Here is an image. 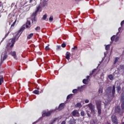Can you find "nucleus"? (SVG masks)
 I'll list each match as a JSON object with an SVG mask.
<instances>
[{"instance_id":"51","label":"nucleus","mask_w":124,"mask_h":124,"mask_svg":"<svg viewBox=\"0 0 124 124\" xmlns=\"http://www.w3.org/2000/svg\"><path fill=\"white\" fill-rule=\"evenodd\" d=\"M33 1V0H30L29 3H31V2H32Z\"/></svg>"},{"instance_id":"34","label":"nucleus","mask_w":124,"mask_h":124,"mask_svg":"<svg viewBox=\"0 0 124 124\" xmlns=\"http://www.w3.org/2000/svg\"><path fill=\"white\" fill-rule=\"evenodd\" d=\"M47 19V15L45 14L43 16V17H42V20H46Z\"/></svg>"},{"instance_id":"11","label":"nucleus","mask_w":124,"mask_h":124,"mask_svg":"<svg viewBox=\"0 0 124 124\" xmlns=\"http://www.w3.org/2000/svg\"><path fill=\"white\" fill-rule=\"evenodd\" d=\"M115 112L116 113H124V110L123 111H121V107L119 106L116 107L115 109Z\"/></svg>"},{"instance_id":"40","label":"nucleus","mask_w":124,"mask_h":124,"mask_svg":"<svg viewBox=\"0 0 124 124\" xmlns=\"http://www.w3.org/2000/svg\"><path fill=\"white\" fill-rule=\"evenodd\" d=\"M35 30L36 31H40V27L37 26L36 28H35Z\"/></svg>"},{"instance_id":"26","label":"nucleus","mask_w":124,"mask_h":124,"mask_svg":"<svg viewBox=\"0 0 124 124\" xmlns=\"http://www.w3.org/2000/svg\"><path fill=\"white\" fill-rule=\"evenodd\" d=\"M88 81H89L88 79H83L82 82H83V84H88Z\"/></svg>"},{"instance_id":"46","label":"nucleus","mask_w":124,"mask_h":124,"mask_svg":"<svg viewBox=\"0 0 124 124\" xmlns=\"http://www.w3.org/2000/svg\"><path fill=\"white\" fill-rule=\"evenodd\" d=\"M61 46H57V48H56V50H60V49H61Z\"/></svg>"},{"instance_id":"22","label":"nucleus","mask_w":124,"mask_h":124,"mask_svg":"<svg viewBox=\"0 0 124 124\" xmlns=\"http://www.w3.org/2000/svg\"><path fill=\"white\" fill-rule=\"evenodd\" d=\"M119 69L120 70H122L123 72H124V64L120 65Z\"/></svg>"},{"instance_id":"19","label":"nucleus","mask_w":124,"mask_h":124,"mask_svg":"<svg viewBox=\"0 0 124 124\" xmlns=\"http://www.w3.org/2000/svg\"><path fill=\"white\" fill-rule=\"evenodd\" d=\"M32 24H36V22H37V19L36 17H33V18L31 19Z\"/></svg>"},{"instance_id":"52","label":"nucleus","mask_w":124,"mask_h":124,"mask_svg":"<svg viewBox=\"0 0 124 124\" xmlns=\"http://www.w3.org/2000/svg\"><path fill=\"white\" fill-rule=\"evenodd\" d=\"M89 78H90V76H88L87 77L86 79L89 80Z\"/></svg>"},{"instance_id":"2","label":"nucleus","mask_w":124,"mask_h":124,"mask_svg":"<svg viewBox=\"0 0 124 124\" xmlns=\"http://www.w3.org/2000/svg\"><path fill=\"white\" fill-rule=\"evenodd\" d=\"M96 106L98 115H101V101L96 102Z\"/></svg>"},{"instance_id":"54","label":"nucleus","mask_w":124,"mask_h":124,"mask_svg":"<svg viewBox=\"0 0 124 124\" xmlns=\"http://www.w3.org/2000/svg\"><path fill=\"white\" fill-rule=\"evenodd\" d=\"M1 63H2V62L1 61L0 62V65H1Z\"/></svg>"},{"instance_id":"36","label":"nucleus","mask_w":124,"mask_h":124,"mask_svg":"<svg viewBox=\"0 0 124 124\" xmlns=\"http://www.w3.org/2000/svg\"><path fill=\"white\" fill-rule=\"evenodd\" d=\"M116 38V36L115 35H113L112 36L111 38L110 39L111 40V41H114V40H115V38Z\"/></svg>"},{"instance_id":"16","label":"nucleus","mask_w":124,"mask_h":124,"mask_svg":"<svg viewBox=\"0 0 124 124\" xmlns=\"http://www.w3.org/2000/svg\"><path fill=\"white\" fill-rule=\"evenodd\" d=\"M64 108V103H62L60 104L59 107H58V110L59 111H61V110H62Z\"/></svg>"},{"instance_id":"35","label":"nucleus","mask_w":124,"mask_h":124,"mask_svg":"<svg viewBox=\"0 0 124 124\" xmlns=\"http://www.w3.org/2000/svg\"><path fill=\"white\" fill-rule=\"evenodd\" d=\"M10 33V31H8L7 33H6V34L5 35L4 38H3V39H4L5 38H6V37H7L8 34H9V33Z\"/></svg>"},{"instance_id":"20","label":"nucleus","mask_w":124,"mask_h":124,"mask_svg":"<svg viewBox=\"0 0 124 124\" xmlns=\"http://www.w3.org/2000/svg\"><path fill=\"white\" fill-rule=\"evenodd\" d=\"M81 89V88L78 87V89H74L72 92L74 93H78V91H80Z\"/></svg>"},{"instance_id":"25","label":"nucleus","mask_w":124,"mask_h":124,"mask_svg":"<svg viewBox=\"0 0 124 124\" xmlns=\"http://www.w3.org/2000/svg\"><path fill=\"white\" fill-rule=\"evenodd\" d=\"M76 124V122L74 120H70L69 121V124Z\"/></svg>"},{"instance_id":"17","label":"nucleus","mask_w":124,"mask_h":124,"mask_svg":"<svg viewBox=\"0 0 124 124\" xmlns=\"http://www.w3.org/2000/svg\"><path fill=\"white\" fill-rule=\"evenodd\" d=\"M4 82V80H3V77L2 76H0V86H1L2 85V83Z\"/></svg>"},{"instance_id":"30","label":"nucleus","mask_w":124,"mask_h":124,"mask_svg":"<svg viewBox=\"0 0 124 124\" xmlns=\"http://www.w3.org/2000/svg\"><path fill=\"white\" fill-rule=\"evenodd\" d=\"M73 95V94H70L69 95H68L67 96V100H68V99L71 98V97H72V96Z\"/></svg>"},{"instance_id":"55","label":"nucleus","mask_w":124,"mask_h":124,"mask_svg":"<svg viewBox=\"0 0 124 124\" xmlns=\"http://www.w3.org/2000/svg\"><path fill=\"white\" fill-rule=\"evenodd\" d=\"M40 93H43V90H41Z\"/></svg>"},{"instance_id":"1","label":"nucleus","mask_w":124,"mask_h":124,"mask_svg":"<svg viewBox=\"0 0 124 124\" xmlns=\"http://www.w3.org/2000/svg\"><path fill=\"white\" fill-rule=\"evenodd\" d=\"M106 91L107 93H112L111 97H113V98L115 97V94H116V86L115 85L113 86L112 89V86L108 87Z\"/></svg>"},{"instance_id":"8","label":"nucleus","mask_w":124,"mask_h":124,"mask_svg":"<svg viewBox=\"0 0 124 124\" xmlns=\"http://www.w3.org/2000/svg\"><path fill=\"white\" fill-rule=\"evenodd\" d=\"M40 8H41L40 5H39L37 7L36 11L34 13H32V17H36V16H37V14L38 13V11H39Z\"/></svg>"},{"instance_id":"58","label":"nucleus","mask_w":124,"mask_h":124,"mask_svg":"<svg viewBox=\"0 0 124 124\" xmlns=\"http://www.w3.org/2000/svg\"><path fill=\"white\" fill-rule=\"evenodd\" d=\"M9 45H10V43H9Z\"/></svg>"},{"instance_id":"31","label":"nucleus","mask_w":124,"mask_h":124,"mask_svg":"<svg viewBox=\"0 0 124 124\" xmlns=\"http://www.w3.org/2000/svg\"><path fill=\"white\" fill-rule=\"evenodd\" d=\"M76 107L81 108L82 107V105H81V104L80 103H78L76 104Z\"/></svg>"},{"instance_id":"27","label":"nucleus","mask_w":124,"mask_h":124,"mask_svg":"<svg viewBox=\"0 0 124 124\" xmlns=\"http://www.w3.org/2000/svg\"><path fill=\"white\" fill-rule=\"evenodd\" d=\"M16 22H17V19H16L13 23L11 25V28H13V27H15V25L16 24Z\"/></svg>"},{"instance_id":"14","label":"nucleus","mask_w":124,"mask_h":124,"mask_svg":"<svg viewBox=\"0 0 124 124\" xmlns=\"http://www.w3.org/2000/svg\"><path fill=\"white\" fill-rule=\"evenodd\" d=\"M31 21L27 20V22H26V29H31Z\"/></svg>"},{"instance_id":"21","label":"nucleus","mask_w":124,"mask_h":124,"mask_svg":"<svg viewBox=\"0 0 124 124\" xmlns=\"http://www.w3.org/2000/svg\"><path fill=\"white\" fill-rule=\"evenodd\" d=\"M38 90H39V88H37V90H35L33 91V93H34L35 94H39V91H38Z\"/></svg>"},{"instance_id":"7","label":"nucleus","mask_w":124,"mask_h":124,"mask_svg":"<svg viewBox=\"0 0 124 124\" xmlns=\"http://www.w3.org/2000/svg\"><path fill=\"white\" fill-rule=\"evenodd\" d=\"M88 106L90 109V110H91L92 113H94L95 110L94 109L95 108V107H94V105H93L92 103H90L88 105Z\"/></svg>"},{"instance_id":"23","label":"nucleus","mask_w":124,"mask_h":124,"mask_svg":"<svg viewBox=\"0 0 124 124\" xmlns=\"http://www.w3.org/2000/svg\"><path fill=\"white\" fill-rule=\"evenodd\" d=\"M122 90V88H121V86H118L116 87V91L117 93H120L121 92V90Z\"/></svg>"},{"instance_id":"49","label":"nucleus","mask_w":124,"mask_h":124,"mask_svg":"<svg viewBox=\"0 0 124 124\" xmlns=\"http://www.w3.org/2000/svg\"><path fill=\"white\" fill-rule=\"evenodd\" d=\"M85 103H89V101L88 99H86L85 100Z\"/></svg>"},{"instance_id":"37","label":"nucleus","mask_w":124,"mask_h":124,"mask_svg":"<svg viewBox=\"0 0 124 124\" xmlns=\"http://www.w3.org/2000/svg\"><path fill=\"white\" fill-rule=\"evenodd\" d=\"M96 71V69H94L92 72V73H90V75H93V74H94V72H95V71Z\"/></svg>"},{"instance_id":"59","label":"nucleus","mask_w":124,"mask_h":124,"mask_svg":"<svg viewBox=\"0 0 124 124\" xmlns=\"http://www.w3.org/2000/svg\"><path fill=\"white\" fill-rule=\"evenodd\" d=\"M76 1H77V0H75Z\"/></svg>"},{"instance_id":"6","label":"nucleus","mask_w":124,"mask_h":124,"mask_svg":"<svg viewBox=\"0 0 124 124\" xmlns=\"http://www.w3.org/2000/svg\"><path fill=\"white\" fill-rule=\"evenodd\" d=\"M26 29V27L22 26L20 28V30L18 31L17 32L16 35V36H18V37H20V35L22 34V32L25 31V29Z\"/></svg>"},{"instance_id":"4","label":"nucleus","mask_w":124,"mask_h":124,"mask_svg":"<svg viewBox=\"0 0 124 124\" xmlns=\"http://www.w3.org/2000/svg\"><path fill=\"white\" fill-rule=\"evenodd\" d=\"M8 52V49H6L5 50L4 52L2 53L1 58H2L3 56V61H5V60L7 59V57H8V56L7 55Z\"/></svg>"},{"instance_id":"47","label":"nucleus","mask_w":124,"mask_h":124,"mask_svg":"<svg viewBox=\"0 0 124 124\" xmlns=\"http://www.w3.org/2000/svg\"><path fill=\"white\" fill-rule=\"evenodd\" d=\"M119 37H116L115 39V42H117V41H118V40H119Z\"/></svg>"},{"instance_id":"45","label":"nucleus","mask_w":124,"mask_h":124,"mask_svg":"<svg viewBox=\"0 0 124 124\" xmlns=\"http://www.w3.org/2000/svg\"><path fill=\"white\" fill-rule=\"evenodd\" d=\"M53 16H51L49 18V20L52 21H53Z\"/></svg>"},{"instance_id":"32","label":"nucleus","mask_w":124,"mask_h":124,"mask_svg":"<svg viewBox=\"0 0 124 124\" xmlns=\"http://www.w3.org/2000/svg\"><path fill=\"white\" fill-rule=\"evenodd\" d=\"M56 121H57V118H54L53 120L51 121L49 124H54V123H55Z\"/></svg>"},{"instance_id":"13","label":"nucleus","mask_w":124,"mask_h":124,"mask_svg":"<svg viewBox=\"0 0 124 124\" xmlns=\"http://www.w3.org/2000/svg\"><path fill=\"white\" fill-rule=\"evenodd\" d=\"M65 59L69 61L70 60V57H71V54L70 52H67L65 54Z\"/></svg>"},{"instance_id":"29","label":"nucleus","mask_w":124,"mask_h":124,"mask_svg":"<svg viewBox=\"0 0 124 124\" xmlns=\"http://www.w3.org/2000/svg\"><path fill=\"white\" fill-rule=\"evenodd\" d=\"M119 58H118V57H116L115 58V61L114 62V64H116V63H117L119 61Z\"/></svg>"},{"instance_id":"5","label":"nucleus","mask_w":124,"mask_h":124,"mask_svg":"<svg viewBox=\"0 0 124 124\" xmlns=\"http://www.w3.org/2000/svg\"><path fill=\"white\" fill-rule=\"evenodd\" d=\"M111 121L114 124H119V123L118 122V118H117V116L115 115H112Z\"/></svg>"},{"instance_id":"33","label":"nucleus","mask_w":124,"mask_h":124,"mask_svg":"<svg viewBox=\"0 0 124 124\" xmlns=\"http://www.w3.org/2000/svg\"><path fill=\"white\" fill-rule=\"evenodd\" d=\"M109 48H110V45H107L105 47L106 51H108L109 50Z\"/></svg>"},{"instance_id":"50","label":"nucleus","mask_w":124,"mask_h":124,"mask_svg":"<svg viewBox=\"0 0 124 124\" xmlns=\"http://www.w3.org/2000/svg\"><path fill=\"white\" fill-rule=\"evenodd\" d=\"M118 31H122V27H120V28L118 29Z\"/></svg>"},{"instance_id":"48","label":"nucleus","mask_w":124,"mask_h":124,"mask_svg":"<svg viewBox=\"0 0 124 124\" xmlns=\"http://www.w3.org/2000/svg\"><path fill=\"white\" fill-rule=\"evenodd\" d=\"M124 20H123V21L121 22V26L122 27H123V26L124 25Z\"/></svg>"},{"instance_id":"12","label":"nucleus","mask_w":124,"mask_h":124,"mask_svg":"<svg viewBox=\"0 0 124 124\" xmlns=\"http://www.w3.org/2000/svg\"><path fill=\"white\" fill-rule=\"evenodd\" d=\"M120 102L121 103L122 110H124V97L121 98Z\"/></svg>"},{"instance_id":"41","label":"nucleus","mask_w":124,"mask_h":124,"mask_svg":"<svg viewBox=\"0 0 124 124\" xmlns=\"http://www.w3.org/2000/svg\"><path fill=\"white\" fill-rule=\"evenodd\" d=\"M62 48H65V47H66V45H65L64 43H63L62 44Z\"/></svg>"},{"instance_id":"43","label":"nucleus","mask_w":124,"mask_h":124,"mask_svg":"<svg viewBox=\"0 0 124 124\" xmlns=\"http://www.w3.org/2000/svg\"><path fill=\"white\" fill-rule=\"evenodd\" d=\"M45 50H46V51H48L50 50V47H49V46H46Z\"/></svg>"},{"instance_id":"3","label":"nucleus","mask_w":124,"mask_h":124,"mask_svg":"<svg viewBox=\"0 0 124 124\" xmlns=\"http://www.w3.org/2000/svg\"><path fill=\"white\" fill-rule=\"evenodd\" d=\"M18 38H19V36L17 35V36H15V37L11 40V42L12 44L10 46V48H12V47L14 46V45L15 44V42H16V40H17Z\"/></svg>"},{"instance_id":"18","label":"nucleus","mask_w":124,"mask_h":124,"mask_svg":"<svg viewBox=\"0 0 124 124\" xmlns=\"http://www.w3.org/2000/svg\"><path fill=\"white\" fill-rule=\"evenodd\" d=\"M32 37H33V33H31L29 34L27 37V39L30 40L31 38H32Z\"/></svg>"},{"instance_id":"39","label":"nucleus","mask_w":124,"mask_h":124,"mask_svg":"<svg viewBox=\"0 0 124 124\" xmlns=\"http://www.w3.org/2000/svg\"><path fill=\"white\" fill-rule=\"evenodd\" d=\"M78 47H77V46H75L74 47L72 48V51L73 52H74V50H76V49H78Z\"/></svg>"},{"instance_id":"42","label":"nucleus","mask_w":124,"mask_h":124,"mask_svg":"<svg viewBox=\"0 0 124 124\" xmlns=\"http://www.w3.org/2000/svg\"><path fill=\"white\" fill-rule=\"evenodd\" d=\"M3 11H4V9L0 10V17H1V13H3Z\"/></svg>"},{"instance_id":"9","label":"nucleus","mask_w":124,"mask_h":124,"mask_svg":"<svg viewBox=\"0 0 124 124\" xmlns=\"http://www.w3.org/2000/svg\"><path fill=\"white\" fill-rule=\"evenodd\" d=\"M52 114L51 111H48L47 112L46 111H44V112L42 114V117H49Z\"/></svg>"},{"instance_id":"56","label":"nucleus","mask_w":124,"mask_h":124,"mask_svg":"<svg viewBox=\"0 0 124 124\" xmlns=\"http://www.w3.org/2000/svg\"><path fill=\"white\" fill-rule=\"evenodd\" d=\"M122 124H124V122H123V123H122Z\"/></svg>"},{"instance_id":"15","label":"nucleus","mask_w":124,"mask_h":124,"mask_svg":"<svg viewBox=\"0 0 124 124\" xmlns=\"http://www.w3.org/2000/svg\"><path fill=\"white\" fill-rule=\"evenodd\" d=\"M10 55H11V56L13 57V58H15V60H17V55H16V51L11 52Z\"/></svg>"},{"instance_id":"38","label":"nucleus","mask_w":124,"mask_h":124,"mask_svg":"<svg viewBox=\"0 0 124 124\" xmlns=\"http://www.w3.org/2000/svg\"><path fill=\"white\" fill-rule=\"evenodd\" d=\"M80 115L81 116H82V117H84V116H85V111H82L80 112Z\"/></svg>"},{"instance_id":"10","label":"nucleus","mask_w":124,"mask_h":124,"mask_svg":"<svg viewBox=\"0 0 124 124\" xmlns=\"http://www.w3.org/2000/svg\"><path fill=\"white\" fill-rule=\"evenodd\" d=\"M72 115L73 117H79L80 114H79V112L77 110H74L72 112Z\"/></svg>"},{"instance_id":"53","label":"nucleus","mask_w":124,"mask_h":124,"mask_svg":"<svg viewBox=\"0 0 124 124\" xmlns=\"http://www.w3.org/2000/svg\"><path fill=\"white\" fill-rule=\"evenodd\" d=\"M87 115L88 117H91V115L89 112L87 113Z\"/></svg>"},{"instance_id":"44","label":"nucleus","mask_w":124,"mask_h":124,"mask_svg":"<svg viewBox=\"0 0 124 124\" xmlns=\"http://www.w3.org/2000/svg\"><path fill=\"white\" fill-rule=\"evenodd\" d=\"M0 7H1L2 9H3V4L1 2H0Z\"/></svg>"},{"instance_id":"28","label":"nucleus","mask_w":124,"mask_h":124,"mask_svg":"<svg viewBox=\"0 0 124 124\" xmlns=\"http://www.w3.org/2000/svg\"><path fill=\"white\" fill-rule=\"evenodd\" d=\"M109 80H113L114 79V77L113 76V75H109L108 76Z\"/></svg>"},{"instance_id":"57","label":"nucleus","mask_w":124,"mask_h":124,"mask_svg":"<svg viewBox=\"0 0 124 124\" xmlns=\"http://www.w3.org/2000/svg\"><path fill=\"white\" fill-rule=\"evenodd\" d=\"M44 5V6H45V5Z\"/></svg>"},{"instance_id":"24","label":"nucleus","mask_w":124,"mask_h":124,"mask_svg":"<svg viewBox=\"0 0 124 124\" xmlns=\"http://www.w3.org/2000/svg\"><path fill=\"white\" fill-rule=\"evenodd\" d=\"M98 93H103V88L101 87L99 88Z\"/></svg>"}]
</instances>
